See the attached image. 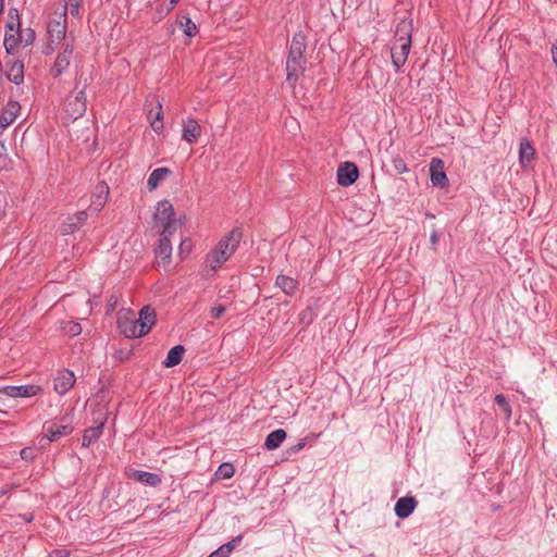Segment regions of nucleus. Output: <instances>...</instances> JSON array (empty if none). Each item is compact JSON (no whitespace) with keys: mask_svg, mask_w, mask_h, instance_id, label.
Here are the masks:
<instances>
[{"mask_svg":"<svg viewBox=\"0 0 557 557\" xmlns=\"http://www.w3.org/2000/svg\"><path fill=\"white\" fill-rule=\"evenodd\" d=\"M430 239H431L432 245L437 244V242H438V234H437V232H433V233L431 234Z\"/></svg>","mask_w":557,"mask_h":557,"instance_id":"obj_49","label":"nucleus"},{"mask_svg":"<svg viewBox=\"0 0 557 557\" xmlns=\"http://www.w3.org/2000/svg\"><path fill=\"white\" fill-rule=\"evenodd\" d=\"M240 227H234L206 255L207 267L212 271L220 269L235 253L243 239Z\"/></svg>","mask_w":557,"mask_h":557,"instance_id":"obj_1","label":"nucleus"},{"mask_svg":"<svg viewBox=\"0 0 557 557\" xmlns=\"http://www.w3.org/2000/svg\"><path fill=\"white\" fill-rule=\"evenodd\" d=\"M75 375L72 371L65 369L58 373L54 379L53 388L59 395L66 394L75 384Z\"/></svg>","mask_w":557,"mask_h":557,"instance_id":"obj_13","label":"nucleus"},{"mask_svg":"<svg viewBox=\"0 0 557 557\" xmlns=\"http://www.w3.org/2000/svg\"><path fill=\"white\" fill-rule=\"evenodd\" d=\"M287 434L283 429L272 431L264 441V447L269 450H273L280 447L284 442Z\"/></svg>","mask_w":557,"mask_h":557,"instance_id":"obj_24","label":"nucleus"},{"mask_svg":"<svg viewBox=\"0 0 557 557\" xmlns=\"http://www.w3.org/2000/svg\"><path fill=\"white\" fill-rule=\"evenodd\" d=\"M7 78L15 85H21L24 82V63L20 60H11L7 63Z\"/></svg>","mask_w":557,"mask_h":557,"instance_id":"obj_19","label":"nucleus"},{"mask_svg":"<svg viewBox=\"0 0 557 557\" xmlns=\"http://www.w3.org/2000/svg\"><path fill=\"white\" fill-rule=\"evenodd\" d=\"M494 400H495V404L499 408H502V410L505 414V420H507V421L510 420L512 411H511V406L508 403L507 398L503 394H498L495 396Z\"/></svg>","mask_w":557,"mask_h":557,"instance_id":"obj_30","label":"nucleus"},{"mask_svg":"<svg viewBox=\"0 0 557 557\" xmlns=\"http://www.w3.org/2000/svg\"><path fill=\"white\" fill-rule=\"evenodd\" d=\"M417 505L418 502L412 496L400 497L395 504V515L400 519L408 518L413 512Z\"/></svg>","mask_w":557,"mask_h":557,"instance_id":"obj_17","label":"nucleus"},{"mask_svg":"<svg viewBox=\"0 0 557 557\" xmlns=\"http://www.w3.org/2000/svg\"><path fill=\"white\" fill-rule=\"evenodd\" d=\"M208 557H230V554L221 545L218 549L212 552Z\"/></svg>","mask_w":557,"mask_h":557,"instance_id":"obj_47","label":"nucleus"},{"mask_svg":"<svg viewBox=\"0 0 557 557\" xmlns=\"http://www.w3.org/2000/svg\"><path fill=\"white\" fill-rule=\"evenodd\" d=\"M104 426V421H100V423L96 426H90L84 431L82 445L84 447L90 446L94 442H96L102 434Z\"/></svg>","mask_w":557,"mask_h":557,"instance_id":"obj_22","label":"nucleus"},{"mask_svg":"<svg viewBox=\"0 0 557 557\" xmlns=\"http://www.w3.org/2000/svg\"><path fill=\"white\" fill-rule=\"evenodd\" d=\"M243 535L235 536L232 541L223 544L222 546L225 548V550L231 554L233 549L242 542Z\"/></svg>","mask_w":557,"mask_h":557,"instance_id":"obj_40","label":"nucleus"},{"mask_svg":"<svg viewBox=\"0 0 557 557\" xmlns=\"http://www.w3.org/2000/svg\"><path fill=\"white\" fill-rule=\"evenodd\" d=\"M243 535L235 536L232 541L223 544L222 546L225 548V550L231 554L233 549L242 542Z\"/></svg>","mask_w":557,"mask_h":557,"instance_id":"obj_39","label":"nucleus"},{"mask_svg":"<svg viewBox=\"0 0 557 557\" xmlns=\"http://www.w3.org/2000/svg\"><path fill=\"white\" fill-rule=\"evenodd\" d=\"M63 331L65 334L74 337L82 333V325L78 322L69 321L64 324Z\"/></svg>","mask_w":557,"mask_h":557,"instance_id":"obj_33","label":"nucleus"},{"mask_svg":"<svg viewBox=\"0 0 557 557\" xmlns=\"http://www.w3.org/2000/svg\"><path fill=\"white\" fill-rule=\"evenodd\" d=\"M151 128L157 133H161L163 129V111L161 102H158L157 112L153 120L150 123Z\"/></svg>","mask_w":557,"mask_h":557,"instance_id":"obj_29","label":"nucleus"},{"mask_svg":"<svg viewBox=\"0 0 557 557\" xmlns=\"http://www.w3.org/2000/svg\"><path fill=\"white\" fill-rule=\"evenodd\" d=\"M306 446V441L305 440H301L299 441L296 445H293L288 448V454L289 455H293V454H297L298 451H300L304 447Z\"/></svg>","mask_w":557,"mask_h":557,"instance_id":"obj_45","label":"nucleus"},{"mask_svg":"<svg viewBox=\"0 0 557 557\" xmlns=\"http://www.w3.org/2000/svg\"><path fill=\"white\" fill-rule=\"evenodd\" d=\"M20 42V36L16 38L14 35L5 34L4 47L8 53H13V51L17 48Z\"/></svg>","mask_w":557,"mask_h":557,"instance_id":"obj_34","label":"nucleus"},{"mask_svg":"<svg viewBox=\"0 0 557 557\" xmlns=\"http://www.w3.org/2000/svg\"><path fill=\"white\" fill-rule=\"evenodd\" d=\"M411 22L400 21L397 24L395 38L391 48L392 62L396 71L407 61L411 49Z\"/></svg>","mask_w":557,"mask_h":557,"instance_id":"obj_3","label":"nucleus"},{"mask_svg":"<svg viewBox=\"0 0 557 557\" xmlns=\"http://www.w3.org/2000/svg\"><path fill=\"white\" fill-rule=\"evenodd\" d=\"M21 110V104L17 101H9L0 114V127L5 128L11 125Z\"/></svg>","mask_w":557,"mask_h":557,"instance_id":"obj_18","label":"nucleus"},{"mask_svg":"<svg viewBox=\"0 0 557 557\" xmlns=\"http://www.w3.org/2000/svg\"><path fill=\"white\" fill-rule=\"evenodd\" d=\"M87 109L85 87L81 90L72 91L65 99L64 111L69 117L77 120L83 116Z\"/></svg>","mask_w":557,"mask_h":557,"instance_id":"obj_5","label":"nucleus"},{"mask_svg":"<svg viewBox=\"0 0 557 557\" xmlns=\"http://www.w3.org/2000/svg\"><path fill=\"white\" fill-rule=\"evenodd\" d=\"M110 300H111V302H113V306L117 302V299L116 298L113 299V297H111Z\"/></svg>","mask_w":557,"mask_h":557,"instance_id":"obj_52","label":"nucleus"},{"mask_svg":"<svg viewBox=\"0 0 557 557\" xmlns=\"http://www.w3.org/2000/svg\"><path fill=\"white\" fill-rule=\"evenodd\" d=\"M224 312H225V307L223 305H219V306L213 307L210 310V315L213 319H220Z\"/></svg>","mask_w":557,"mask_h":557,"instance_id":"obj_42","label":"nucleus"},{"mask_svg":"<svg viewBox=\"0 0 557 557\" xmlns=\"http://www.w3.org/2000/svg\"><path fill=\"white\" fill-rule=\"evenodd\" d=\"M178 25L188 37H193L197 34V26L188 16H182L178 20Z\"/></svg>","mask_w":557,"mask_h":557,"instance_id":"obj_28","label":"nucleus"},{"mask_svg":"<svg viewBox=\"0 0 557 557\" xmlns=\"http://www.w3.org/2000/svg\"><path fill=\"white\" fill-rule=\"evenodd\" d=\"M10 164V159L7 154V148L3 143L0 141V170H7Z\"/></svg>","mask_w":557,"mask_h":557,"instance_id":"obj_35","label":"nucleus"},{"mask_svg":"<svg viewBox=\"0 0 557 557\" xmlns=\"http://www.w3.org/2000/svg\"><path fill=\"white\" fill-rule=\"evenodd\" d=\"M44 389L40 385L27 384V385H8L0 388V394L9 397H33L42 394Z\"/></svg>","mask_w":557,"mask_h":557,"instance_id":"obj_8","label":"nucleus"},{"mask_svg":"<svg viewBox=\"0 0 557 557\" xmlns=\"http://www.w3.org/2000/svg\"><path fill=\"white\" fill-rule=\"evenodd\" d=\"M156 320V313L153 309H150L148 306L144 307L139 311V318L137 319V322L143 324H146V327L148 329V332L150 331L151 326L154 324Z\"/></svg>","mask_w":557,"mask_h":557,"instance_id":"obj_27","label":"nucleus"},{"mask_svg":"<svg viewBox=\"0 0 557 557\" xmlns=\"http://www.w3.org/2000/svg\"><path fill=\"white\" fill-rule=\"evenodd\" d=\"M154 221L161 224L163 234H173L176 231L174 209L169 200L158 202Z\"/></svg>","mask_w":557,"mask_h":557,"instance_id":"obj_4","label":"nucleus"},{"mask_svg":"<svg viewBox=\"0 0 557 557\" xmlns=\"http://www.w3.org/2000/svg\"><path fill=\"white\" fill-rule=\"evenodd\" d=\"M117 326L120 332L127 338H139L148 334L146 324H140L137 322V320L134 319L120 317L117 320Z\"/></svg>","mask_w":557,"mask_h":557,"instance_id":"obj_7","label":"nucleus"},{"mask_svg":"<svg viewBox=\"0 0 557 557\" xmlns=\"http://www.w3.org/2000/svg\"><path fill=\"white\" fill-rule=\"evenodd\" d=\"M157 12H158V13H160V16H164V15H166V14H165V10H163L162 8H158V9H157Z\"/></svg>","mask_w":557,"mask_h":557,"instance_id":"obj_50","label":"nucleus"},{"mask_svg":"<svg viewBox=\"0 0 557 557\" xmlns=\"http://www.w3.org/2000/svg\"><path fill=\"white\" fill-rule=\"evenodd\" d=\"M243 535L235 536L232 541L223 544L222 546L225 548V550L231 554L233 549L242 542Z\"/></svg>","mask_w":557,"mask_h":557,"instance_id":"obj_38","label":"nucleus"},{"mask_svg":"<svg viewBox=\"0 0 557 557\" xmlns=\"http://www.w3.org/2000/svg\"><path fill=\"white\" fill-rule=\"evenodd\" d=\"M71 552L66 548L53 549L48 557H70Z\"/></svg>","mask_w":557,"mask_h":557,"instance_id":"obj_43","label":"nucleus"},{"mask_svg":"<svg viewBox=\"0 0 557 557\" xmlns=\"http://www.w3.org/2000/svg\"><path fill=\"white\" fill-rule=\"evenodd\" d=\"M535 157V149L528 139H522L519 147L520 163L525 166Z\"/></svg>","mask_w":557,"mask_h":557,"instance_id":"obj_25","label":"nucleus"},{"mask_svg":"<svg viewBox=\"0 0 557 557\" xmlns=\"http://www.w3.org/2000/svg\"><path fill=\"white\" fill-rule=\"evenodd\" d=\"M306 49V35L301 30L295 33L286 60V82L290 87L296 85V82L305 72L307 60L304 53Z\"/></svg>","mask_w":557,"mask_h":557,"instance_id":"obj_2","label":"nucleus"},{"mask_svg":"<svg viewBox=\"0 0 557 557\" xmlns=\"http://www.w3.org/2000/svg\"><path fill=\"white\" fill-rule=\"evenodd\" d=\"M44 430L46 431V437L48 442H55L62 436L70 435L74 428L71 423V420L67 419L66 416L61 418L60 423L57 421H48L44 424Z\"/></svg>","mask_w":557,"mask_h":557,"instance_id":"obj_6","label":"nucleus"},{"mask_svg":"<svg viewBox=\"0 0 557 557\" xmlns=\"http://www.w3.org/2000/svg\"><path fill=\"white\" fill-rule=\"evenodd\" d=\"M128 476L139 483L148 486L157 487L161 484L162 479L158 473L131 469Z\"/></svg>","mask_w":557,"mask_h":557,"instance_id":"obj_16","label":"nucleus"},{"mask_svg":"<svg viewBox=\"0 0 557 557\" xmlns=\"http://www.w3.org/2000/svg\"><path fill=\"white\" fill-rule=\"evenodd\" d=\"M169 235L170 234H163L162 232L158 247L156 248V255L160 258L158 264H163L164 267L170 263L172 256V245Z\"/></svg>","mask_w":557,"mask_h":557,"instance_id":"obj_15","label":"nucleus"},{"mask_svg":"<svg viewBox=\"0 0 557 557\" xmlns=\"http://www.w3.org/2000/svg\"><path fill=\"white\" fill-rule=\"evenodd\" d=\"M12 11H10V22H8L7 24V27L10 29V30H14L15 29V26L17 28V32H20V17H18V13H17V10H14L15 12V21L13 20V14H12Z\"/></svg>","mask_w":557,"mask_h":557,"instance_id":"obj_41","label":"nucleus"},{"mask_svg":"<svg viewBox=\"0 0 557 557\" xmlns=\"http://www.w3.org/2000/svg\"><path fill=\"white\" fill-rule=\"evenodd\" d=\"M359 177L358 166L349 161L342 163L337 169V183L341 186L348 187Z\"/></svg>","mask_w":557,"mask_h":557,"instance_id":"obj_11","label":"nucleus"},{"mask_svg":"<svg viewBox=\"0 0 557 557\" xmlns=\"http://www.w3.org/2000/svg\"><path fill=\"white\" fill-rule=\"evenodd\" d=\"M180 0H170L169 7L165 9V14H169L178 3Z\"/></svg>","mask_w":557,"mask_h":557,"instance_id":"obj_48","label":"nucleus"},{"mask_svg":"<svg viewBox=\"0 0 557 557\" xmlns=\"http://www.w3.org/2000/svg\"><path fill=\"white\" fill-rule=\"evenodd\" d=\"M235 473V468L232 463L224 462L219 466L215 475L219 479H231Z\"/></svg>","mask_w":557,"mask_h":557,"instance_id":"obj_32","label":"nucleus"},{"mask_svg":"<svg viewBox=\"0 0 557 557\" xmlns=\"http://www.w3.org/2000/svg\"><path fill=\"white\" fill-rule=\"evenodd\" d=\"M86 211H79L73 216L67 218V222L63 223L61 232L63 235L73 234L78 230L87 220Z\"/></svg>","mask_w":557,"mask_h":557,"instance_id":"obj_20","label":"nucleus"},{"mask_svg":"<svg viewBox=\"0 0 557 557\" xmlns=\"http://www.w3.org/2000/svg\"><path fill=\"white\" fill-rule=\"evenodd\" d=\"M275 286H277L285 295L294 296L298 290L299 283L294 277L280 274L276 276Z\"/></svg>","mask_w":557,"mask_h":557,"instance_id":"obj_21","label":"nucleus"},{"mask_svg":"<svg viewBox=\"0 0 557 557\" xmlns=\"http://www.w3.org/2000/svg\"><path fill=\"white\" fill-rule=\"evenodd\" d=\"M430 177L433 186L444 188L448 185V178L444 171V162L440 158H433L430 163Z\"/></svg>","mask_w":557,"mask_h":557,"instance_id":"obj_12","label":"nucleus"},{"mask_svg":"<svg viewBox=\"0 0 557 557\" xmlns=\"http://www.w3.org/2000/svg\"><path fill=\"white\" fill-rule=\"evenodd\" d=\"M47 32L51 42L59 45L66 35V7L58 20H52L47 25Z\"/></svg>","mask_w":557,"mask_h":557,"instance_id":"obj_9","label":"nucleus"},{"mask_svg":"<svg viewBox=\"0 0 557 557\" xmlns=\"http://www.w3.org/2000/svg\"><path fill=\"white\" fill-rule=\"evenodd\" d=\"M35 32L32 28H27L25 30V35H22V33H20V40L21 42H24L25 46L32 45L35 40Z\"/></svg>","mask_w":557,"mask_h":557,"instance_id":"obj_37","label":"nucleus"},{"mask_svg":"<svg viewBox=\"0 0 557 557\" xmlns=\"http://www.w3.org/2000/svg\"><path fill=\"white\" fill-rule=\"evenodd\" d=\"M74 51V45L67 42L64 46L62 52H60L54 61L53 66L50 70V74L52 77L57 78L61 76L70 66L72 54Z\"/></svg>","mask_w":557,"mask_h":557,"instance_id":"obj_10","label":"nucleus"},{"mask_svg":"<svg viewBox=\"0 0 557 557\" xmlns=\"http://www.w3.org/2000/svg\"><path fill=\"white\" fill-rule=\"evenodd\" d=\"M171 173L169 168H158L153 170L147 181L148 188L150 190L157 188L159 183L171 175Z\"/></svg>","mask_w":557,"mask_h":557,"instance_id":"obj_26","label":"nucleus"},{"mask_svg":"<svg viewBox=\"0 0 557 557\" xmlns=\"http://www.w3.org/2000/svg\"><path fill=\"white\" fill-rule=\"evenodd\" d=\"M201 136V126L195 119L183 122L182 139L188 144H195Z\"/></svg>","mask_w":557,"mask_h":557,"instance_id":"obj_14","label":"nucleus"},{"mask_svg":"<svg viewBox=\"0 0 557 557\" xmlns=\"http://www.w3.org/2000/svg\"><path fill=\"white\" fill-rule=\"evenodd\" d=\"M97 190L99 191V195L96 200L92 201L91 206H94L95 210H100L106 202L108 187L104 184H100L97 186Z\"/></svg>","mask_w":557,"mask_h":557,"instance_id":"obj_31","label":"nucleus"},{"mask_svg":"<svg viewBox=\"0 0 557 557\" xmlns=\"http://www.w3.org/2000/svg\"><path fill=\"white\" fill-rule=\"evenodd\" d=\"M110 300H111V302H113V306L117 302V299L116 298L113 299V297H111Z\"/></svg>","mask_w":557,"mask_h":557,"instance_id":"obj_51","label":"nucleus"},{"mask_svg":"<svg viewBox=\"0 0 557 557\" xmlns=\"http://www.w3.org/2000/svg\"><path fill=\"white\" fill-rule=\"evenodd\" d=\"M393 166L398 174H403L408 171L407 164L403 158L396 157L392 160Z\"/></svg>","mask_w":557,"mask_h":557,"instance_id":"obj_36","label":"nucleus"},{"mask_svg":"<svg viewBox=\"0 0 557 557\" xmlns=\"http://www.w3.org/2000/svg\"><path fill=\"white\" fill-rule=\"evenodd\" d=\"M184 352H185V348L182 345H176V346L172 347L169 350L165 360L162 362L163 367L164 368H173V367L177 366L182 361Z\"/></svg>","mask_w":557,"mask_h":557,"instance_id":"obj_23","label":"nucleus"},{"mask_svg":"<svg viewBox=\"0 0 557 557\" xmlns=\"http://www.w3.org/2000/svg\"><path fill=\"white\" fill-rule=\"evenodd\" d=\"M70 13H71L72 16H77L79 14V2H78V0H71Z\"/></svg>","mask_w":557,"mask_h":557,"instance_id":"obj_46","label":"nucleus"},{"mask_svg":"<svg viewBox=\"0 0 557 557\" xmlns=\"http://www.w3.org/2000/svg\"><path fill=\"white\" fill-rule=\"evenodd\" d=\"M20 455H21V458H22L23 460H26V461L33 460V459H34V457H35V456H34V451H33V449H32V448H29V447H25V448H23V449L21 450Z\"/></svg>","mask_w":557,"mask_h":557,"instance_id":"obj_44","label":"nucleus"}]
</instances>
